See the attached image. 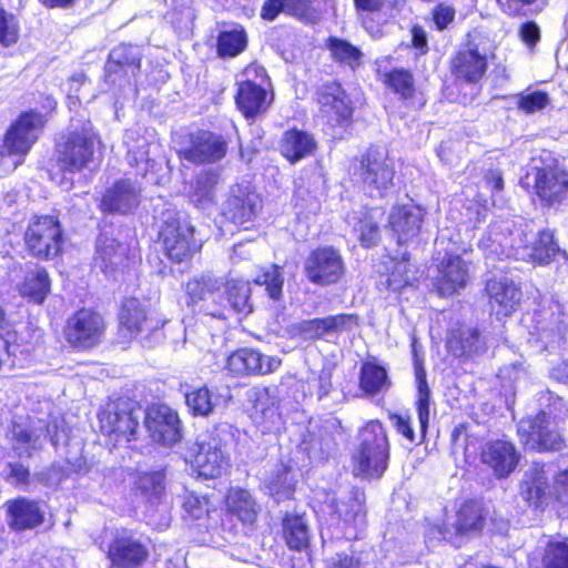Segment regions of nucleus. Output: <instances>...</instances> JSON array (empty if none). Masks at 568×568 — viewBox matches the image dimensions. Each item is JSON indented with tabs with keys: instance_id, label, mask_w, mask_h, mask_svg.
Returning a JSON list of instances; mask_svg holds the SVG:
<instances>
[{
	"instance_id": "f257e3e1",
	"label": "nucleus",
	"mask_w": 568,
	"mask_h": 568,
	"mask_svg": "<svg viewBox=\"0 0 568 568\" xmlns=\"http://www.w3.org/2000/svg\"><path fill=\"white\" fill-rule=\"evenodd\" d=\"M389 443L378 420H369L359 430V445L353 455V473L365 478H379L388 466Z\"/></svg>"
},
{
	"instance_id": "f03ea898",
	"label": "nucleus",
	"mask_w": 568,
	"mask_h": 568,
	"mask_svg": "<svg viewBox=\"0 0 568 568\" xmlns=\"http://www.w3.org/2000/svg\"><path fill=\"white\" fill-rule=\"evenodd\" d=\"M490 235L494 244H498L503 252L509 247L507 254L514 255L517 260L546 264L554 255L559 253V247L550 231H542L538 234L516 231V239L509 241L503 232L497 231L496 225H493Z\"/></svg>"
},
{
	"instance_id": "7ed1b4c3",
	"label": "nucleus",
	"mask_w": 568,
	"mask_h": 568,
	"mask_svg": "<svg viewBox=\"0 0 568 568\" xmlns=\"http://www.w3.org/2000/svg\"><path fill=\"white\" fill-rule=\"evenodd\" d=\"M160 239L166 256L178 263L189 260L201 246L194 239V227L189 219L175 211L164 214Z\"/></svg>"
},
{
	"instance_id": "20e7f679",
	"label": "nucleus",
	"mask_w": 568,
	"mask_h": 568,
	"mask_svg": "<svg viewBox=\"0 0 568 568\" xmlns=\"http://www.w3.org/2000/svg\"><path fill=\"white\" fill-rule=\"evenodd\" d=\"M520 183L542 206L559 205L568 195V172L559 166L532 168Z\"/></svg>"
},
{
	"instance_id": "39448f33",
	"label": "nucleus",
	"mask_w": 568,
	"mask_h": 568,
	"mask_svg": "<svg viewBox=\"0 0 568 568\" xmlns=\"http://www.w3.org/2000/svg\"><path fill=\"white\" fill-rule=\"evenodd\" d=\"M98 144V134L90 124H84L81 130L71 131L58 149L59 165L69 172L90 168V164L95 162Z\"/></svg>"
},
{
	"instance_id": "423d86ee",
	"label": "nucleus",
	"mask_w": 568,
	"mask_h": 568,
	"mask_svg": "<svg viewBox=\"0 0 568 568\" xmlns=\"http://www.w3.org/2000/svg\"><path fill=\"white\" fill-rule=\"evenodd\" d=\"M364 190L371 196H384L393 185L394 161L383 146H373L361 159L357 172Z\"/></svg>"
},
{
	"instance_id": "0eeeda50",
	"label": "nucleus",
	"mask_w": 568,
	"mask_h": 568,
	"mask_svg": "<svg viewBox=\"0 0 568 568\" xmlns=\"http://www.w3.org/2000/svg\"><path fill=\"white\" fill-rule=\"evenodd\" d=\"M144 416L141 407L120 400L112 403L99 414L101 432L114 436L115 442L135 439L140 418Z\"/></svg>"
},
{
	"instance_id": "6e6552de",
	"label": "nucleus",
	"mask_w": 568,
	"mask_h": 568,
	"mask_svg": "<svg viewBox=\"0 0 568 568\" xmlns=\"http://www.w3.org/2000/svg\"><path fill=\"white\" fill-rule=\"evenodd\" d=\"M43 124L44 119L40 113H22L7 132L0 155L18 156L19 160L13 162V166L17 168L37 141Z\"/></svg>"
},
{
	"instance_id": "1a4fd4ad",
	"label": "nucleus",
	"mask_w": 568,
	"mask_h": 568,
	"mask_svg": "<svg viewBox=\"0 0 568 568\" xmlns=\"http://www.w3.org/2000/svg\"><path fill=\"white\" fill-rule=\"evenodd\" d=\"M481 527V505L469 500L464 503L455 514H446L442 524L435 525L430 534H437L444 540L459 547L464 536L479 531Z\"/></svg>"
},
{
	"instance_id": "9d476101",
	"label": "nucleus",
	"mask_w": 568,
	"mask_h": 568,
	"mask_svg": "<svg viewBox=\"0 0 568 568\" xmlns=\"http://www.w3.org/2000/svg\"><path fill=\"white\" fill-rule=\"evenodd\" d=\"M187 458L193 469L203 478H217L229 466L220 439L212 434L201 435L189 448Z\"/></svg>"
},
{
	"instance_id": "9b49d317",
	"label": "nucleus",
	"mask_w": 568,
	"mask_h": 568,
	"mask_svg": "<svg viewBox=\"0 0 568 568\" xmlns=\"http://www.w3.org/2000/svg\"><path fill=\"white\" fill-rule=\"evenodd\" d=\"M24 240L32 255L44 258L55 256L62 245L59 221L49 215L33 220L26 231Z\"/></svg>"
},
{
	"instance_id": "f8f14e48",
	"label": "nucleus",
	"mask_w": 568,
	"mask_h": 568,
	"mask_svg": "<svg viewBox=\"0 0 568 568\" xmlns=\"http://www.w3.org/2000/svg\"><path fill=\"white\" fill-rule=\"evenodd\" d=\"M226 152L227 143L225 139L206 130L191 132L186 142L180 149L181 156L194 164L219 162L226 155Z\"/></svg>"
},
{
	"instance_id": "ddd939ff",
	"label": "nucleus",
	"mask_w": 568,
	"mask_h": 568,
	"mask_svg": "<svg viewBox=\"0 0 568 568\" xmlns=\"http://www.w3.org/2000/svg\"><path fill=\"white\" fill-rule=\"evenodd\" d=\"M104 327V321L99 313L82 308L68 318L64 336L73 347L87 349L100 342Z\"/></svg>"
},
{
	"instance_id": "4468645a",
	"label": "nucleus",
	"mask_w": 568,
	"mask_h": 568,
	"mask_svg": "<svg viewBox=\"0 0 568 568\" xmlns=\"http://www.w3.org/2000/svg\"><path fill=\"white\" fill-rule=\"evenodd\" d=\"M365 497L359 489L352 488L344 491L338 498L332 500V520L336 525V537H352L349 529H356L365 521Z\"/></svg>"
},
{
	"instance_id": "2eb2a0df",
	"label": "nucleus",
	"mask_w": 568,
	"mask_h": 568,
	"mask_svg": "<svg viewBox=\"0 0 568 568\" xmlns=\"http://www.w3.org/2000/svg\"><path fill=\"white\" fill-rule=\"evenodd\" d=\"M344 270L342 255L332 246H323L312 251L304 262L306 277L317 285L338 282L344 274Z\"/></svg>"
},
{
	"instance_id": "dca6fc26",
	"label": "nucleus",
	"mask_w": 568,
	"mask_h": 568,
	"mask_svg": "<svg viewBox=\"0 0 568 568\" xmlns=\"http://www.w3.org/2000/svg\"><path fill=\"white\" fill-rule=\"evenodd\" d=\"M145 428L154 442L172 446L182 438L176 412L163 404H153L144 412Z\"/></svg>"
},
{
	"instance_id": "f3484780",
	"label": "nucleus",
	"mask_w": 568,
	"mask_h": 568,
	"mask_svg": "<svg viewBox=\"0 0 568 568\" xmlns=\"http://www.w3.org/2000/svg\"><path fill=\"white\" fill-rule=\"evenodd\" d=\"M317 97L321 115L327 124L343 126L348 123L353 109L341 84L333 82L322 85Z\"/></svg>"
},
{
	"instance_id": "a211bd4d",
	"label": "nucleus",
	"mask_w": 568,
	"mask_h": 568,
	"mask_svg": "<svg viewBox=\"0 0 568 568\" xmlns=\"http://www.w3.org/2000/svg\"><path fill=\"white\" fill-rule=\"evenodd\" d=\"M148 557L146 546L128 530L119 531L108 550L111 568H139Z\"/></svg>"
},
{
	"instance_id": "6ab92c4d",
	"label": "nucleus",
	"mask_w": 568,
	"mask_h": 568,
	"mask_svg": "<svg viewBox=\"0 0 568 568\" xmlns=\"http://www.w3.org/2000/svg\"><path fill=\"white\" fill-rule=\"evenodd\" d=\"M520 453L508 440L496 439L487 442L480 453V460L497 478H507L517 468Z\"/></svg>"
},
{
	"instance_id": "aec40b11",
	"label": "nucleus",
	"mask_w": 568,
	"mask_h": 568,
	"mask_svg": "<svg viewBox=\"0 0 568 568\" xmlns=\"http://www.w3.org/2000/svg\"><path fill=\"white\" fill-rule=\"evenodd\" d=\"M548 475L549 470L546 464L539 462L532 463L523 475L519 494L535 508L544 507L552 499Z\"/></svg>"
},
{
	"instance_id": "412c9836",
	"label": "nucleus",
	"mask_w": 568,
	"mask_h": 568,
	"mask_svg": "<svg viewBox=\"0 0 568 568\" xmlns=\"http://www.w3.org/2000/svg\"><path fill=\"white\" fill-rule=\"evenodd\" d=\"M120 323L131 336L144 335L145 338L153 336L156 341L161 338V328L164 323L151 315H148L144 307L135 298L124 302L120 312Z\"/></svg>"
},
{
	"instance_id": "4be33fe9",
	"label": "nucleus",
	"mask_w": 568,
	"mask_h": 568,
	"mask_svg": "<svg viewBox=\"0 0 568 568\" xmlns=\"http://www.w3.org/2000/svg\"><path fill=\"white\" fill-rule=\"evenodd\" d=\"M496 342L498 341L476 327L460 326L450 332L447 347L456 357L470 358L485 354L489 345H494Z\"/></svg>"
},
{
	"instance_id": "5701e85b",
	"label": "nucleus",
	"mask_w": 568,
	"mask_h": 568,
	"mask_svg": "<svg viewBox=\"0 0 568 568\" xmlns=\"http://www.w3.org/2000/svg\"><path fill=\"white\" fill-rule=\"evenodd\" d=\"M281 365L276 357L265 356L252 348H241L227 357L226 368L235 376L264 375Z\"/></svg>"
},
{
	"instance_id": "b1692460",
	"label": "nucleus",
	"mask_w": 568,
	"mask_h": 568,
	"mask_svg": "<svg viewBox=\"0 0 568 568\" xmlns=\"http://www.w3.org/2000/svg\"><path fill=\"white\" fill-rule=\"evenodd\" d=\"M262 207L260 195L248 185L232 187L231 194L224 206V215L234 224L243 225L252 221Z\"/></svg>"
},
{
	"instance_id": "393cba45",
	"label": "nucleus",
	"mask_w": 568,
	"mask_h": 568,
	"mask_svg": "<svg viewBox=\"0 0 568 568\" xmlns=\"http://www.w3.org/2000/svg\"><path fill=\"white\" fill-rule=\"evenodd\" d=\"M486 291L490 308L498 318L510 316L521 301L520 288L513 280L505 276L489 280Z\"/></svg>"
},
{
	"instance_id": "a878e982",
	"label": "nucleus",
	"mask_w": 568,
	"mask_h": 568,
	"mask_svg": "<svg viewBox=\"0 0 568 568\" xmlns=\"http://www.w3.org/2000/svg\"><path fill=\"white\" fill-rule=\"evenodd\" d=\"M453 73L458 79L475 83L479 81L487 70V53L473 40H468L452 62Z\"/></svg>"
},
{
	"instance_id": "bb28decb",
	"label": "nucleus",
	"mask_w": 568,
	"mask_h": 568,
	"mask_svg": "<svg viewBox=\"0 0 568 568\" xmlns=\"http://www.w3.org/2000/svg\"><path fill=\"white\" fill-rule=\"evenodd\" d=\"M469 278L467 263L459 255H447L438 265L436 287L442 296H449L464 288Z\"/></svg>"
},
{
	"instance_id": "cd10ccee",
	"label": "nucleus",
	"mask_w": 568,
	"mask_h": 568,
	"mask_svg": "<svg viewBox=\"0 0 568 568\" xmlns=\"http://www.w3.org/2000/svg\"><path fill=\"white\" fill-rule=\"evenodd\" d=\"M140 187L131 180H120L108 189L102 197L101 207L110 213H129L139 205Z\"/></svg>"
},
{
	"instance_id": "c85d7f7f",
	"label": "nucleus",
	"mask_w": 568,
	"mask_h": 568,
	"mask_svg": "<svg viewBox=\"0 0 568 568\" xmlns=\"http://www.w3.org/2000/svg\"><path fill=\"white\" fill-rule=\"evenodd\" d=\"M246 398L252 407L254 417L264 424L266 432H272L282 422L278 412V402L275 396L271 395L266 387H252L246 393Z\"/></svg>"
},
{
	"instance_id": "c756f323",
	"label": "nucleus",
	"mask_w": 568,
	"mask_h": 568,
	"mask_svg": "<svg viewBox=\"0 0 568 568\" xmlns=\"http://www.w3.org/2000/svg\"><path fill=\"white\" fill-rule=\"evenodd\" d=\"M424 213L414 205L396 206L388 217V225L397 237L398 243H406L418 236Z\"/></svg>"
},
{
	"instance_id": "7c9ffc66",
	"label": "nucleus",
	"mask_w": 568,
	"mask_h": 568,
	"mask_svg": "<svg viewBox=\"0 0 568 568\" xmlns=\"http://www.w3.org/2000/svg\"><path fill=\"white\" fill-rule=\"evenodd\" d=\"M141 50L136 45L119 44L111 50L105 65L106 81L115 83L120 74L134 77L140 70Z\"/></svg>"
},
{
	"instance_id": "2f4dec72",
	"label": "nucleus",
	"mask_w": 568,
	"mask_h": 568,
	"mask_svg": "<svg viewBox=\"0 0 568 568\" xmlns=\"http://www.w3.org/2000/svg\"><path fill=\"white\" fill-rule=\"evenodd\" d=\"M356 325V317L351 314H339L324 318L303 321L298 324V334L304 339H317L326 335L351 331Z\"/></svg>"
},
{
	"instance_id": "473e14b6",
	"label": "nucleus",
	"mask_w": 568,
	"mask_h": 568,
	"mask_svg": "<svg viewBox=\"0 0 568 568\" xmlns=\"http://www.w3.org/2000/svg\"><path fill=\"white\" fill-rule=\"evenodd\" d=\"M7 513L10 528L17 531L33 529L44 519V510L39 503L27 498L9 501Z\"/></svg>"
},
{
	"instance_id": "72a5a7b5",
	"label": "nucleus",
	"mask_w": 568,
	"mask_h": 568,
	"mask_svg": "<svg viewBox=\"0 0 568 568\" xmlns=\"http://www.w3.org/2000/svg\"><path fill=\"white\" fill-rule=\"evenodd\" d=\"M217 181L219 175L213 170L202 171L194 181L184 184L183 193L196 207L206 210L215 203Z\"/></svg>"
},
{
	"instance_id": "f704fd0d",
	"label": "nucleus",
	"mask_w": 568,
	"mask_h": 568,
	"mask_svg": "<svg viewBox=\"0 0 568 568\" xmlns=\"http://www.w3.org/2000/svg\"><path fill=\"white\" fill-rule=\"evenodd\" d=\"M315 149L314 138L310 133L296 129L286 131L280 144L281 154L291 163L312 155Z\"/></svg>"
},
{
	"instance_id": "c9c22d12",
	"label": "nucleus",
	"mask_w": 568,
	"mask_h": 568,
	"mask_svg": "<svg viewBox=\"0 0 568 568\" xmlns=\"http://www.w3.org/2000/svg\"><path fill=\"white\" fill-rule=\"evenodd\" d=\"M128 248L108 233H101L97 243L95 264L105 273L112 272L123 265Z\"/></svg>"
},
{
	"instance_id": "e433bc0d",
	"label": "nucleus",
	"mask_w": 568,
	"mask_h": 568,
	"mask_svg": "<svg viewBox=\"0 0 568 568\" xmlns=\"http://www.w3.org/2000/svg\"><path fill=\"white\" fill-rule=\"evenodd\" d=\"M225 503L227 510L243 524L252 525L256 520L260 506L248 490L237 487L231 488Z\"/></svg>"
},
{
	"instance_id": "4c0bfd02",
	"label": "nucleus",
	"mask_w": 568,
	"mask_h": 568,
	"mask_svg": "<svg viewBox=\"0 0 568 568\" xmlns=\"http://www.w3.org/2000/svg\"><path fill=\"white\" fill-rule=\"evenodd\" d=\"M265 88L255 84H239L236 104L246 118H254L264 112L268 102Z\"/></svg>"
},
{
	"instance_id": "58836bf2",
	"label": "nucleus",
	"mask_w": 568,
	"mask_h": 568,
	"mask_svg": "<svg viewBox=\"0 0 568 568\" xmlns=\"http://www.w3.org/2000/svg\"><path fill=\"white\" fill-rule=\"evenodd\" d=\"M283 535L287 546L302 550L308 546L310 528L304 516L287 514L283 519Z\"/></svg>"
},
{
	"instance_id": "ea45409f",
	"label": "nucleus",
	"mask_w": 568,
	"mask_h": 568,
	"mask_svg": "<svg viewBox=\"0 0 568 568\" xmlns=\"http://www.w3.org/2000/svg\"><path fill=\"white\" fill-rule=\"evenodd\" d=\"M290 474L291 469L287 466L278 464L264 478L265 488L276 501L290 498L294 491L295 480Z\"/></svg>"
},
{
	"instance_id": "a19ab883",
	"label": "nucleus",
	"mask_w": 568,
	"mask_h": 568,
	"mask_svg": "<svg viewBox=\"0 0 568 568\" xmlns=\"http://www.w3.org/2000/svg\"><path fill=\"white\" fill-rule=\"evenodd\" d=\"M549 422V416L545 410L520 419L517 433L521 444L528 449L538 447L540 445V434Z\"/></svg>"
},
{
	"instance_id": "79ce46f5",
	"label": "nucleus",
	"mask_w": 568,
	"mask_h": 568,
	"mask_svg": "<svg viewBox=\"0 0 568 568\" xmlns=\"http://www.w3.org/2000/svg\"><path fill=\"white\" fill-rule=\"evenodd\" d=\"M221 286L222 282L219 278L212 275H202L186 283V294L192 304L207 301L209 298L214 303Z\"/></svg>"
},
{
	"instance_id": "37998d69",
	"label": "nucleus",
	"mask_w": 568,
	"mask_h": 568,
	"mask_svg": "<svg viewBox=\"0 0 568 568\" xmlns=\"http://www.w3.org/2000/svg\"><path fill=\"white\" fill-rule=\"evenodd\" d=\"M361 388L369 395L386 390L389 387L387 372L374 363H364L361 368Z\"/></svg>"
},
{
	"instance_id": "c03bdc74",
	"label": "nucleus",
	"mask_w": 568,
	"mask_h": 568,
	"mask_svg": "<svg viewBox=\"0 0 568 568\" xmlns=\"http://www.w3.org/2000/svg\"><path fill=\"white\" fill-rule=\"evenodd\" d=\"M326 47L336 62L345 64L353 70L362 64L363 53L348 41L331 37L327 39Z\"/></svg>"
},
{
	"instance_id": "a18cd8bd",
	"label": "nucleus",
	"mask_w": 568,
	"mask_h": 568,
	"mask_svg": "<svg viewBox=\"0 0 568 568\" xmlns=\"http://www.w3.org/2000/svg\"><path fill=\"white\" fill-rule=\"evenodd\" d=\"M246 44V32L242 27L237 26L219 34L217 52L222 57H235L244 51Z\"/></svg>"
},
{
	"instance_id": "49530a36",
	"label": "nucleus",
	"mask_w": 568,
	"mask_h": 568,
	"mask_svg": "<svg viewBox=\"0 0 568 568\" xmlns=\"http://www.w3.org/2000/svg\"><path fill=\"white\" fill-rule=\"evenodd\" d=\"M49 276L45 270L38 268L26 275L21 286V294L30 297L36 303H42L49 292Z\"/></svg>"
},
{
	"instance_id": "de8ad7c7",
	"label": "nucleus",
	"mask_w": 568,
	"mask_h": 568,
	"mask_svg": "<svg viewBox=\"0 0 568 568\" xmlns=\"http://www.w3.org/2000/svg\"><path fill=\"white\" fill-rule=\"evenodd\" d=\"M227 302L231 307L237 312L243 314H248L252 311V306L250 304V294L251 288L250 284L246 281L241 280H230L225 284Z\"/></svg>"
},
{
	"instance_id": "09e8293b",
	"label": "nucleus",
	"mask_w": 568,
	"mask_h": 568,
	"mask_svg": "<svg viewBox=\"0 0 568 568\" xmlns=\"http://www.w3.org/2000/svg\"><path fill=\"white\" fill-rule=\"evenodd\" d=\"M417 280L416 270L405 256L402 260H394L387 283L392 291L398 292L406 286H412Z\"/></svg>"
},
{
	"instance_id": "8fccbe9b",
	"label": "nucleus",
	"mask_w": 568,
	"mask_h": 568,
	"mask_svg": "<svg viewBox=\"0 0 568 568\" xmlns=\"http://www.w3.org/2000/svg\"><path fill=\"white\" fill-rule=\"evenodd\" d=\"M185 399L194 415L207 416L219 404L220 396L214 395L207 387H201L186 393Z\"/></svg>"
},
{
	"instance_id": "3c124183",
	"label": "nucleus",
	"mask_w": 568,
	"mask_h": 568,
	"mask_svg": "<svg viewBox=\"0 0 568 568\" xmlns=\"http://www.w3.org/2000/svg\"><path fill=\"white\" fill-rule=\"evenodd\" d=\"M136 487L149 501L160 500L165 491V475L163 471L144 473L139 476Z\"/></svg>"
},
{
	"instance_id": "603ef678",
	"label": "nucleus",
	"mask_w": 568,
	"mask_h": 568,
	"mask_svg": "<svg viewBox=\"0 0 568 568\" xmlns=\"http://www.w3.org/2000/svg\"><path fill=\"white\" fill-rule=\"evenodd\" d=\"M544 568H568V537L549 540L542 555Z\"/></svg>"
},
{
	"instance_id": "864d4df0",
	"label": "nucleus",
	"mask_w": 568,
	"mask_h": 568,
	"mask_svg": "<svg viewBox=\"0 0 568 568\" xmlns=\"http://www.w3.org/2000/svg\"><path fill=\"white\" fill-rule=\"evenodd\" d=\"M386 84L403 99L412 98L415 92L413 74L404 69H394L385 74Z\"/></svg>"
},
{
	"instance_id": "5fc2aeb1",
	"label": "nucleus",
	"mask_w": 568,
	"mask_h": 568,
	"mask_svg": "<svg viewBox=\"0 0 568 568\" xmlns=\"http://www.w3.org/2000/svg\"><path fill=\"white\" fill-rule=\"evenodd\" d=\"M254 282L258 285H265L271 298L277 300L282 294L284 283L283 272L278 265H271L261 271Z\"/></svg>"
},
{
	"instance_id": "6e6d98bb",
	"label": "nucleus",
	"mask_w": 568,
	"mask_h": 568,
	"mask_svg": "<svg viewBox=\"0 0 568 568\" xmlns=\"http://www.w3.org/2000/svg\"><path fill=\"white\" fill-rule=\"evenodd\" d=\"M536 331L544 343L555 344L567 333L568 324L566 321L559 320L558 316L550 322L537 320Z\"/></svg>"
},
{
	"instance_id": "4d7b16f0",
	"label": "nucleus",
	"mask_w": 568,
	"mask_h": 568,
	"mask_svg": "<svg viewBox=\"0 0 568 568\" xmlns=\"http://www.w3.org/2000/svg\"><path fill=\"white\" fill-rule=\"evenodd\" d=\"M550 102L546 92L534 91L530 93H520L516 95V105L525 114H532L544 110Z\"/></svg>"
},
{
	"instance_id": "13d9d810",
	"label": "nucleus",
	"mask_w": 568,
	"mask_h": 568,
	"mask_svg": "<svg viewBox=\"0 0 568 568\" xmlns=\"http://www.w3.org/2000/svg\"><path fill=\"white\" fill-rule=\"evenodd\" d=\"M334 367L329 364L324 365L310 379V388L315 393L318 400H323L333 389L332 376Z\"/></svg>"
},
{
	"instance_id": "bf43d9fd",
	"label": "nucleus",
	"mask_w": 568,
	"mask_h": 568,
	"mask_svg": "<svg viewBox=\"0 0 568 568\" xmlns=\"http://www.w3.org/2000/svg\"><path fill=\"white\" fill-rule=\"evenodd\" d=\"M417 379H418V394H417L416 405H417V414H418L420 430L424 434L427 428L428 420H429L430 394H429V388H428L425 377L422 376V374L417 373Z\"/></svg>"
},
{
	"instance_id": "052dcab7",
	"label": "nucleus",
	"mask_w": 568,
	"mask_h": 568,
	"mask_svg": "<svg viewBox=\"0 0 568 568\" xmlns=\"http://www.w3.org/2000/svg\"><path fill=\"white\" fill-rule=\"evenodd\" d=\"M12 435L14 439L13 448L20 456H30L31 453L37 449L38 438L30 430L21 427L20 425H14L12 428Z\"/></svg>"
},
{
	"instance_id": "680f3d73",
	"label": "nucleus",
	"mask_w": 568,
	"mask_h": 568,
	"mask_svg": "<svg viewBox=\"0 0 568 568\" xmlns=\"http://www.w3.org/2000/svg\"><path fill=\"white\" fill-rule=\"evenodd\" d=\"M540 445L531 447L532 450L538 452H558L565 447V440L561 434L551 426L549 422L540 434Z\"/></svg>"
},
{
	"instance_id": "e2e57ef3",
	"label": "nucleus",
	"mask_w": 568,
	"mask_h": 568,
	"mask_svg": "<svg viewBox=\"0 0 568 568\" xmlns=\"http://www.w3.org/2000/svg\"><path fill=\"white\" fill-rule=\"evenodd\" d=\"M355 231L359 233V241L366 247L375 245L379 239L378 225L371 215H366L364 220H361L358 227L355 226Z\"/></svg>"
},
{
	"instance_id": "0e129e2a",
	"label": "nucleus",
	"mask_w": 568,
	"mask_h": 568,
	"mask_svg": "<svg viewBox=\"0 0 568 568\" xmlns=\"http://www.w3.org/2000/svg\"><path fill=\"white\" fill-rule=\"evenodd\" d=\"M18 40V26L12 14L0 9V43L9 47Z\"/></svg>"
},
{
	"instance_id": "69168bd1",
	"label": "nucleus",
	"mask_w": 568,
	"mask_h": 568,
	"mask_svg": "<svg viewBox=\"0 0 568 568\" xmlns=\"http://www.w3.org/2000/svg\"><path fill=\"white\" fill-rule=\"evenodd\" d=\"M183 508L192 518L197 519L209 513V500L194 493H187L183 500Z\"/></svg>"
},
{
	"instance_id": "338daca9",
	"label": "nucleus",
	"mask_w": 568,
	"mask_h": 568,
	"mask_svg": "<svg viewBox=\"0 0 568 568\" xmlns=\"http://www.w3.org/2000/svg\"><path fill=\"white\" fill-rule=\"evenodd\" d=\"M255 84L260 88H264V85L267 83V74L263 67L252 63L247 65L242 74L241 80L239 81V84Z\"/></svg>"
},
{
	"instance_id": "774afa93",
	"label": "nucleus",
	"mask_w": 568,
	"mask_h": 568,
	"mask_svg": "<svg viewBox=\"0 0 568 568\" xmlns=\"http://www.w3.org/2000/svg\"><path fill=\"white\" fill-rule=\"evenodd\" d=\"M551 491L552 499L561 505H568V468L556 476Z\"/></svg>"
}]
</instances>
